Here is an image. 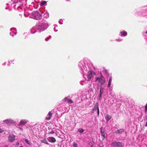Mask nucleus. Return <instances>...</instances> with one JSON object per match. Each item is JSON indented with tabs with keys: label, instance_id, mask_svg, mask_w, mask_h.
Instances as JSON below:
<instances>
[{
	"label": "nucleus",
	"instance_id": "3",
	"mask_svg": "<svg viewBox=\"0 0 147 147\" xmlns=\"http://www.w3.org/2000/svg\"><path fill=\"white\" fill-rule=\"evenodd\" d=\"M95 80L98 84H100L101 85H102L106 82L105 79L101 73L100 74V76L95 78Z\"/></svg>",
	"mask_w": 147,
	"mask_h": 147
},
{
	"label": "nucleus",
	"instance_id": "9",
	"mask_svg": "<svg viewBox=\"0 0 147 147\" xmlns=\"http://www.w3.org/2000/svg\"><path fill=\"white\" fill-rule=\"evenodd\" d=\"M3 122L8 125H11L12 124H15V122L12 120L9 119L4 120L3 121Z\"/></svg>",
	"mask_w": 147,
	"mask_h": 147
},
{
	"label": "nucleus",
	"instance_id": "26",
	"mask_svg": "<svg viewBox=\"0 0 147 147\" xmlns=\"http://www.w3.org/2000/svg\"><path fill=\"white\" fill-rule=\"evenodd\" d=\"M54 30L55 32H57L58 31L57 30V25H55L54 28Z\"/></svg>",
	"mask_w": 147,
	"mask_h": 147
},
{
	"label": "nucleus",
	"instance_id": "6",
	"mask_svg": "<svg viewBox=\"0 0 147 147\" xmlns=\"http://www.w3.org/2000/svg\"><path fill=\"white\" fill-rule=\"evenodd\" d=\"M94 73L92 72L91 71H89L87 74L86 80L88 81H90L91 79L93 78Z\"/></svg>",
	"mask_w": 147,
	"mask_h": 147
},
{
	"label": "nucleus",
	"instance_id": "31",
	"mask_svg": "<svg viewBox=\"0 0 147 147\" xmlns=\"http://www.w3.org/2000/svg\"><path fill=\"white\" fill-rule=\"evenodd\" d=\"M12 30H15V31H16V29L14 28H11L10 29V30L11 31Z\"/></svg>",
	"mask_w": 147,
	"mask_h": 147
},
{
	"label": "nucleus",
	"instance_id": "5",
	"mask_svg": "<svg viewBox=\"0 0 147 147\" xmlns=\"http://www.w3.org/2000/svg\"><path fill=\"white\" fill-rule=\"evenodd\" d=\"M111 145L114 147H123L124 144L119 142L115 141L111 143Z\"/></svg>",
	"mask_w": 147,
	"mask_h": 147
},
{
	"label": "nucleus",
	"instance_id": "4",
	"mask_svg": "<svg viewBox=\"0 0 147 147\" xmlns=\"http://www.w3.org/2000/svg\"><path fill=\"white\" fill-rule=\"evenodd\" d=\"M78 66L80 70L82 72V74H83V73L87 71V67L85 66V63L83 61H81L79 62Z\"/></svg>",
	"mask_w": 147,
	"mask_h": 147
},
{
	"label": "nucleus",
	"instance_id": "43",
	"mask_svg": "<svg viewBox=\"0 0 147 147\" xmlns=\"http://www.w3.org/2000/svg\"><path fill=\"white\" fill-rule=\"evenodd\" d=\"M3 131V130L1 129H0V133H2Z\"/></svg>",
	"mask_w": 147,
	"mask_h": 147
},
{
	"label": "nucleus",
	"instance_id": "30",
	"mask_svg": "<svg viewBox=\"0 0 147 147\" xmlns=\"http://www.w3.org/2000/svg\"><path fill=\"white\" fill-rule=\"evenodd\" d=\"M62 21L63 20L62 19H60L59 20V22L60 24H63Z\"/></svg>",
	"mask_w": 147,
	"mask_h": 147
},
{
	"label": "nucleus",
	"instance_id": "11",
	"mask_svg": "<svg viewBox=\"0 0 147 147\" xmlns=\"http://www.w3.org/2000/svg\"><path fill=\"white\" fill-rule=\"evenodd\" d=\"M100 132L101 133V135L103 137V139L105 138V130L102 128V127H101L100 128Z\"/></svg>",
	"mask_w": 147,
	"mask_h": 147
},
{
	"label": "nucleus",
	"instance_id": "7",
	"mask_svg": "<svg viewBox=\"0 0 147 147\" xmlns=\"http://www.w3.org/2000/svg\"><path fill=\"white\" fill-rule=\"evenodd\" d=\"M13 7L15 9H17L19 11H21V9L20 7L21 5V2L20 1L15 3Z\"/></svg>",
	"mask_w": 147,
	"mask_h": 147
},
{
	"label": "nucleus",
	"instance_id": "34",
	"mask_svg": "<svg viewBox=\"0 0 147 147\" xmlns=\"http://www.w3.org/2000/svg\"><path fill=\"white\" fill-rule=\"evenodd\" d=\"M78 146V144L76 143H74L73 144V146L74 147H77Z\"/></svg>",
	"mask_w": 147,
	"mask_h": 147
},
{
	"label": "nucleus",
	"instance_id": "14",
	"mask_svg": "<svg viewBox=\"0 0 147 147\" xmlns=\"http://www.w3.org/2000/svg\"><path fill=\"white\" fill-rule=\"evenodd\" d=\"M98 108H99L98 107V105L97 103H96V104L95 106H94V108L93 109H92V112H93L94 111H96V110H97L98 109Z\"/></svg>",
	"mask_w": 147,
	"mask_h": 147
},
{
	"label": "nucleus",
	"instance_id": "33",
	"mask_svg": "<svg viewBox=\"0 0 147 147\" xmlns=\"http://www.w3.org/2000/svg\"><path fill=\"white\" fill-rule=\"evenodd\" d=\"M68 99H69V98H67V97L65 98L64 99V100L65 101H67V102H68Z\"/></svg>",
	"mask_w": 147,
	"mask_h": 147
},
{
	"label": "nucleus",
	"instance_id": "47",
	"mask_svg": "<svg viewBox=\"0 0 147 147\" xmlns=\"http://www.w3.org/2000/svg\"><path fill=\"white\" fill-rule=\"evenodd\" d=\"M67 1H69L70 0H66Z\"/></svg>",
	"mask_w": 147,
	"mask_h": 147
},
{
	"label": "nucleus",
	"instance_id": "27",
	"mask_svg": "<svg viewBox=\"0 0 147 147\" xmlns=\"http://www.w3.org/2000/svg\"><path fill=\"white\" fill-rule=\"evenodd\" d=\"M67 102L69 103H71L73 102L72 101L69 99H68Z\"/></svg>",
	"mask_w": 147,
	"mask_h": 147
},
{
	"label": "nucleus",
	"instance_id": "44",
	"mask_svg": "<svg viewBox=\"0 0 147 147\" xmlns=\"http://www.w3.org/2000/svg\"><path fill=\"white\" fill-rule=\"evenodd\" d=\"M145 126L146 127H147V122L146 123V125H145Z\"/></svg>",
	"mask_w": 147,
	"mask_h": 147
},
{
	"label": "nucleus",
	"instance_id": "50",
	"mask_svg": "<svg viewBox=\"0 0 147 147\" xmlns=\"http://www.w3.org/2000/svg\"><path fill=\"white\" fill-rule=\"evenodd\" d=\"M28 144H29V142H28Z\"/></svg>",
	"mask_w": 147,
	"mask_h": 147
},
{
	"label": "nucleus",
	"instance_id": "38",
	"mask_svg": "<svg viewBox=\"0 0 147 147\" xmlns=\"http://www.w3.org/2000/svg\"><path fill=\"white\" fill-rule=\"evenodd\" d=\"M24 16H25V17H27V14H26L25 11V12H24Z\"/></svg>",
	"mask_w": 147,
	"mask_h": 147
},
{
	"label": "nucleus",
	"instance_id": "22",
	"mask_svg": "<svg viewBox=\"0 0 147 147\" xmlns=\"http://www.w3.org/2000/svg\"><path fill=\"white\" fill-rule=\"evenodd\" d=\"M16 33L15 32L13 31H11L10 33V35L13 37L14 36V35H16Z\"/></svg>",
	"mask_w": 147,
	"mask_h": 147
},
{
	"label": "nucleus",
	"instance_id": "2",
	"mask_svg": "<svg viewBox=\"0 0 147 147\" xmlns=\"http://www.w3.org/2000/svg\"><path fill=\"white\" fill-rule=\"evenodd\" d=\"M28 17L36 20H40L42 18V16L36 11H33L31 14H28Z\"/></svg>",
	"mask_w": 147,
	"mask_h": 147
},
{
	"label": "nucleus",
	"instance_id": "29",
	"mask_svg": "<svg viewBox=\"0 0 147 147\" xmlns=\"http://www.w3.org/2000/svg\"><path fill=\"white\" fill-rule=\"evenodd\" d=\"M103 89L102 88H101L100 89V93H102V94L103 93Z\"/></svg>",
	"mask_w": 147,
	"mask_h": 147
},
{
	"label": "nucleus",
	"instance_id": "49",
	"mask_svg": "<svg viewBox=\"0 0 147 147\" xmlns=\"http://www.w3.org/2000/svg\"><path fill=\"white\" fill-rule=\"evenodd\" d=\"M19 147H23L22 146H20Z\"/></svg>",
	"mask_w": 147,
	"mask_h": 147
},
{
	"label": "nucleus",
	"instance_id": "1",
	"mask_svg": "<svg viewBox=\"0 0 147 147\" xmlns=\"http://www.w3.org/2000/svg\"><path fill=\"white\" fill-rule=\"evenodd\" d=\"M48 26L49 25L46 21L42 19L40 22L37 23L36 25V28L38 32H40L46 29Z\"/></svg>",
	"mask_w": 147,
	"mask_h": 147
},
{
	"label": "nucleus",
	"instance_id": "41",
	"mask_svg": "<svg viewBox=\"0 0 147 147\" xmlns=\"http://www.w3.org/2000/svg\"><path fill=\"white\" fill-rule=\"evenodd\" d=\"M49 39V37H47L45 39V40L46 41H47Z\"/></svg>",
	"mask_w": 147,
	"mask_h": 147
},
{
	"label": "nucleus",
	"instance_id": "17",
	"mask_svg": "<svg viewBox=\"0 0 147 147\" xmlns=\"http://www.w3.org/2000/svg\"><path fill=\"white\" fill-rule=\"evenodd\" d=\"M124 131V129H120L116 131L115 132V133L116 134L121 133Z\"/></svg>",
	"mask_w": 147,
	"mask_h": 147
},
{
	"label": "nucleus",
	"instance_id": "18",
	"mask_svg": "<svg viewBox=\"0 0 147 147\" xmlns=\"http://www.w3.org/2000/svg\"><path fill=\"white\" fill-rule=\"evenodd\" d=\"M120 33L122 36H125L127 35V32L125 31H123L120 32Z\"/></svg>",
	"mask_w": 147,
	"mask_h": 147
},
{
	"label": "nucleus",
	"instance_id": "51",
	"mask_svg": "<svg viewBox=\"0 0 147 147\" xmlns=\"http://www.w3.org/2000/svg\"><path fill=\"white\" fill-rule=\"evenodd\" d=\"M0 147H1L0 146Z\"/></svg>",
	"mask_w": 147,
	"mask_h": 147
},
{
	"label": "nucleus",
	"instance_id": "23",
	"mask_svg": "<svg viewBox=\"0 0 147 147\" xmlns=\"http://www.w3.org/2000/svg\"><path fill=\"white\" fill-rule=\"evenodd\" d=\"M41 142L42 143H44L46 144H48V143L47 142V140L45 139H43V140H41Z\"/></svg>",
	"mask_w": 147,
	"mask_h": 147
},
{
	"label": "nucleus",
	"instance_id": "20",
	"mask_svg": "<svg viewBox=\"0 0 147 147\" xmlns=\"http://www.w3.org/2000/svg\"><path fill=\"white\" fill-rule=\"evenodd\" d=\"M49 16V14L47 12L45 13L44 14V17L46 18H47Z\"/></svg>",
	"mask_w": 147,
	"mask_h": 147
},
{
	"label": "nucleus",
	"instance_id": "12",
	"mask_svg": "<svg viewBox=\"0 0 147 147\" xmlns=\"http://www.w3.org/2000/svg\"><path fill=\"white\" fill-rule=\"evenodd\" d=\"M52 113H51L50 111L49 112L46 117V119L48 120H49L52 117Z\"/></svg>",
	"mask_w": 147,
	"mask_h": 147
},
{
	"label": "nucleus",
	"instance_id": "8",
	"mask_svg": "<svg viewBox=\"0 0 147 147\" xmlns=\"http://www.w3.org/2000/svg\"><path fill=\"white\" fill-rule=\"evenodd\" d=\"M8 140L9 142H12L15 140V136L13 134H10L7 136Z\"/></svg>",
	"mask_w": 147,
	"mask_h": 147
},
{
	"label": "nucleus",
	"instance_id": "21",
	"mask_svg": "<svg viewBox=\"0 0 147 147\" xmlns=\"http://www.w3.org/2000/svg\"><path fill=\"white\" fill-rule=\"evenodd\" d=\"M28 36V34L27 33V32H24L23 34L22 37L25 39H26L27 38V37Z\"/></svg>",
	"mask_w": 147,
	"mask_h": 147
},
{
	"label": "nucleus",
	"instance_id": "45",
	"mask_svg": "<svg viewBox=\"0 0 147 147\" xmlns=\"http://www.w3.org/2000/svg\"><path fill=\"white\" fill-rule=\"evenodd\" d=\"M26 143H28V140H26Z\"/></svg>",
	"mask_w": 147,
	"mask_h": 147
},
{
	"label": "nucleus",
	"instance_id": "48",
	"mask_svg": "<svg viewBox=\"0 0 147 147\" xmlns=\"http://www.w3.org/2000/svg\"><path fill=\"white\" fill-rule=\"evenodd\" d=\"M146 120H147V115L146 116Z\"/></svg>",
	"mask_w": 147,
	"mask_h": 147
},
{
	"label": "nucleus",
	"instance_id": "35",
	"mask_svg": "<svg viewBox=\"0 0 147 147\" xmlns=\"http://www.w3.org/2000/svg\"><path fill=\"white\" fill-rule=\"evenodd\" d=\"M6 5L7 6V7H6L5 8V9H7L8 8V7H9V4L8 3H7Z\"/></svg>",
	"mask_w": 147,
	"mask_h": 147
},
{
	"label": "nucleus",
	"instance_id": "28",
	"mask_svg": "<svg viewBox=\"0 0 147 147\" xmlns=\"http://www.w3.org/2000/svg\"><path fill=\"white\" fill-rule=\"evenodd\" d=\"M80 83L81 85H84L85 83L84 81H81L80 82Z\"/></svg>",
	"mask_w": 147,
	"mask_h": 147
},
{
	"label": "nucleus",
	"instance_id": "36",
	"mask_svg": "<svg viewBox=\"0 0 147 147\" xmlns=\"http://www.w3.org/2000/svg\"><path fill=\"white\" fill-rule=\"evenodd\" d=\"M145 112H146L147 111V103H146V105L145 106Z\"/></svg>",
	"mask_w": 147,
	"mask_h": 147
},
{
	"label": "nucleus",
	"instance_id": "13",
	"mask_svg": "<svg viewBox=\"0 0 147 147\" xmlns=\"http://www.w3.org/2000/svg\"><path fill=\"white\" fill-rule=\"evenodd\" d=\"M30 31L31 33L33 34L35 33L36 32L38 31V30L36 29V26L33 27L30 30Z\"/></svg>",
	"mask_w": 147,
	"mask_h": 147
},
{
	"label": "nucleus",
	"instance_id": "42",
	"mask_svg": "<svg viewBox=\"0 0 147 147\" xmlns=\"http://www.w3.org/2000/svg\"><path fill=\"white\" fill-rule=\"evenodd\" d=\"M54 133V131H51L49 133L50 134H53Z\"/></svg>",
	"mask_w": 147,
	"mask_h": 147
},
{
	"label": "nucleus",
	"instance_id": "19",
	"mask_svg": "<svg viewBox=\"0 0 147 147\" xmlns=\"http://www.w3.org/2000/svg\"><path fill=\"white\" fill-rule=\"evenodd\" d=\"M112 81V77H111L110 78L109 80L108 83V85H107L108 87H109L111 85V83Z\"/></svg>",
	"mask_w": 147,
	"mask_h": 147
},
{
	"label": "nucleus",
	"instance_id": "37",
	"mask_svg": "<svg viewBox=\"0 0 147 147\" xmlns=\"http://www.w3.org/2000/svg\"><path fill=\"white\" fill-rule=\"evenodd\" d=\"M19 143L18 142H17L15 145V146L16 147H17L19 146Z\"/></svg>",
	"mask_w": 147,
	"mask_h": 147
},
{
	"label": "nucleus",
	"instance_id": "46",
	"mask_svg": "<svg viewBox=\"0 0 147 147\" xmlns=\"http://www.w3.org/2000/svg\"><path fill=\"white\" fill-rule=\"evenodd\" d=\"M145 33H146V34H147V31H146V32H145Z\"/></svg>",
	"mask_w": 147,
	"mask_h": 147
},
{
	"label": "nucleus",
	"instance_id": "10",
	"mask_svg": "<svg viewBox=\"0 0 147 147\" xmlns=\"http://www.w3.org/2000/svg\"><path fill=\"white\" fill-rule=\"evenodd\" d=\"M47 139L49 141L52 143H54L56 141L55 138L53 137H48Z\"/></svg>",
	"mask_w": 147,
	"mask_h": 147
},
{
	"label": "nucleus",
	"instance_id": "24",
	"mask_svg": "<svg viewBox=\"0 0 147 147\" xmlns=\"http://www.w3.org/2000/svg\"><path fill=\"white\" fill-rule=\"evenodd\" d=\"M47 2L45 1H43L41 2V5H46Z\"/></svg>",
	"mask_w": 147,
	"mask_h": 147
},
{
	"label": "nucleus",
	"instance_id": "15",
	"mask_svg": "<svg viewBox=\"0 0 147 147\" xmlns=\"http://www.w3.org/2000/svg\"><path fill=\"white\" fill-rule=\"evenodd\" d=\"M27 122V121L25 120H22L20 123V125H24Z\"/></svg>",
	"mask_w": 147,
	"mask_h": 147
},
{
	"label": "nucleus",
	"instance_id": "39",
	"mask_svg": "<svg viewBox=\"0 0 147 147\" xmlns=\"http://www.w3.org/2000/svg\"><path fill=\"white\" fill-rule=\"evenodd\" d=\"M102 93H101L99 94V98L100 99L102 97Z\"/></svg>",
	"mask_w": 147,
	"mask_h": 147
},
{
	"label": "nucleus",
	"instance_id": "16",
	"mask_svg": "<svg viewBox=\"0 0 147 147\" xmlns=\"http://www.w3.org/2000/svg\"><path fill=\"white\" fill-rule=\"evenodd\" d=\"M111 118V115H107L105 117V118L107 122H108Z\"/></svg>",
	"mask_w": 147,
	"mask_h": 147
},
{
	"label": "nucleus",
	"instance_id": "32",
	"mask_svg": "<svg viewBox=\"0 0 147 147\" xmlns=\"http://www.w3.org/2000/svg\"><path fill=\"white\" fill-rule=\"evenodd\" d=\"M116 40V41H117V42H120V41H122V39L119 38V39H117Z\"/></svg>",
	"mask_w": 147,
	"mask_h": 147
},
{
	"label": "nucleus",
	"instance_id": "40",
	"mask_svg": "<svg viewBox=\"0 0 147 147\" xmlns=\"http://www.w3.org/2000/svg\"><path fill=\"white\" fill-rule=\"evenodd\" d=\"M97 114H98V115L99 114V108H98V109L97 110Z\"/></svg>",
	"mask_w": 147,
	"mask_h": 147
},
{
	"label": "nucleus",
	"instance_id": "25",
	"mask_svg": "<svg viewBox=\"0 0 147 147\" xmlns=\"http://www.w3.org/2000/svg\"><path fill=\"white\" fill-rule=\"evenodd\" d=\"M78 131L80 133H82L84 131V130L82 128H80L78 129Z\"/></svg>",
	"mask_w": 147,
	"mask_h": 147
}]
</instances>
